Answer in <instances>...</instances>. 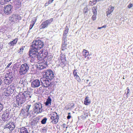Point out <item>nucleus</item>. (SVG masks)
Instances as JSON below:
<instances>
[{"instance_id":"obj_1","label":"nucleus","mask_w":133,"mask_h":133,"mask_svg":"<svg viewBox=\"0 0 133 133\" xmlns=\"http://www.w3.org/2000/svg\"><path fill=\"white\" fill-rule=\"evenodd\" d=\"M44 46L43 42L40 40H34V57L35 59L42 60L45 58L48 54V51L45 49H42L41 52L38 50Z\"/></svg>"},{"instance_id":"obj_2","label":"nucleus","mask_w":133,"mask_h":133,"mask_svg":"<svg viewBox=\"0 0 133 133\" xmlns=\"http://www.w3.org/2000/svg\"><path fill=\"white\" fill-rule=\"evenodd\" d=\"M33 94V89H30L27 92L19 94L16 97L17 103L14 104V106L20 108L22 106L26 99L31 100L30 98Z\"/></svg>"},{"instance_id":"obj_3","label":"nucleus","mask_w":133,"mask_h":133,"mask_svg":"<svg viewBox=\"0 0 133 133\" xmlns=\"http://www.w3.org/2000/svg\"><path fill=\"white\" fill-rule=\"evenodd\" d=\"M14 77V75L12 74L11 72L7 73L5 75V78L3 81L4 84L9 85L11 83Z\"/></svg>"},{"instance_id":"obj_4","label":"nucleus","mask_w":133,"mask_h":133,"mask_svg":"<svg viewBox=\"0 0 133 133\" xmlns=\"http://www.w3.org/2000/svg\"><path fill=\"white\" fill-rule=\"evenodd\" d=\"M43 74L44 77L52 80V82L54 81V73L51 70L49 69L45 71Z\"/></svg>"},{"instance_id":"obj_5","label":"nucleus","mask_w":133,"mask_h":133,"mask_svg":"<svg viewBox=\"0 0 133 133\" xmlns=\"http://www.w3.org/2000/svg\"><path fill=\"white\" fill-rule=\"evenodd\" d=\"M29 68V67L26 63L23 64L21 65L19 69V74L21 75H25L27 72Z\"/></svg>"},{"instance_id":"obj_6","label":"nucleus","mask_w":133,"mask_h":133,"mask_svg":"<svg viewBox=\"0 0 133 133\" xmlns=\"http://www.w3.org/2000/svg\"><path fill=\"white\" fill-rule=\"evenodd\" d=\"M52 80L44 77L41 80V85L42 86L45 87H47L50 85L51 86L53 84L52 82H51Z\"/></svg>"},{"instance_id":"obj_7","label":"nucleus","mask_w":133,"mask_h":133,"mask_svg":"<svg viewBox=\"0 0 133 133\" xmlns=\"http://www.w3.org/2000/svg\"><path fill=\"white\" fill-rule=\"evenodd\" d=\"M50 115L51 117L50 119L51 120V122L54 124L57 123L59 119V116L57 114V113L54 112L53 114H51Z\"/></svg>"},{"instance_id":"obj_8","label":"nucleus","mask_w":133,"mask_h":133,"mask_svg":"<svg viewBox=\"0 0 133 133\" xmlns=\"http://www.w3.org/2000/svg\"><path fill=\"white\" fill-rule=\"evenodd\" d=\"M53 20V18H52L43 22L40 26V29H44L47 28L48 26L51 24Z\"/></svg>"},{"instance_id":"obj_9","label":"nucleus","mask_w":133,"mask_h":133,"mask_svg":"<svg viewBox=\"0 0 133 133\" xmlns=\"http://www.w3.org/2000/svg\"><path fill=\"white\" fill-rule=\"evenodd\" d=\"M26 107L25 109H27L29 115V117H32V118L33 117V104L28 105Z\"/></svg>"},{"instance_id":"obj_10","label":"nucleus","mask_w":133,"mask_h":133,"mask_svg":"<svg viewBox=\"0 0 133 133\" xmlns=\"http://www.w3.org/2000/svg\"><path fill=\"white\" fill-rule=\"evenodd\" d=\"M12 5L10 4L6 5L5 7V9L4 10V13L7 15L11 13L13 10Z\"/></svg>"},{"instance_id":"obj_11","label":"nucleus","mask_w":133,"mask_h":133,"mask_svg":"<svg viewBox=\"0 0 133 133\" xmlns=\"http://www.w3.org/2000/svg\"><path fill=\"white\" fill-rule=\"evenodd\" d=\"M15 126V124L14 122H9L5 125V127L8 128L10 131H12L14 129Z\"/></svg>"},{"instance_id":"obj_12","label":"nucleus","mask_w":133,"mask_h":133,"mask_svg":"<svg viewBox=\"0 0 133 133\" xmlns=\"http://www.w3.org/2000/svg\"><path fill=\"white\" fill-rule=\"evenodd\" d=\"M20 116L23 118H26L28 116H29L27 109H22L21 111Z\"/></svg>"},{"instance_id":"obj_13","label":"nucleus","mask_w":133,"mask_h":133,"mask_svg":"<svg viewBox=\"0 0 133 133\" xmlns=\"http://www.w3.org/2000/svg\"><path fill=\"white\" fill-rule=\"evenodd\" d=\"M34 112L38 113L40 111L42 105L41 104L36 103L34 105Z\"/></svg>"},{"instance_id":"obj_14","label":"nucleus","mask_w":133,"mask_h":133,"mask_svg":"<svg viewBox=\"0 0 133 133\" xmlns=\"http://www.w3.org/2000/svg\"><path fill=\"white\" fill-rule=\"evenodd\" d=\"M32 44L30 46V48L28 53V55L29 56V58H33V41L32 42Z\"/></svg>"},{"instance_id":"obj_15","label":"nucleus","mask_w":133,"mask_h":133,"mask_svg":"<svg viewBox=\"0 0 133 133\" xmlns=\"http://www.w3.org/2000/svg\"><path fill=\"white\" fill-rule=\"evenodd\" d=\"M83 56L85 58L87 59V60L90 59L91 58L89 57L90 55L88 50L83 49L82 51Z\"/></svg>"},{"instance_id":"obj_16","label":"nucleus","mask_w":133,"mask_h":133,"mask_svg":"<svg viewBox=\"0 0 133 133\" xmlns=\"http://www.w3.org/2000/svg\"><path fill=\"white\" fill-rule=\"evenodd\" d=\"M11 116H9L6 114H4L2 115V119L4 121L3 123L6 121H8L11 118Z\"/></svg>"},{"instance_id":"obj_17","label":"nucleus","mask_w":133,"mask_h":133,"mask_svg":"<svg viewBox=\"0 0 133 133\" xmlns=\"http://www.w3.org/2000/svg\"><path fill=\"white\" fill-rule=\"evenodd\" d=\"M114 7L112 6L111 5L109 6L108 9V11H107L106 12L107 15L108 16L110 15L113 11L114 9Z\"/></svg>"},{"instance_id":"obj_18","label":"nucleus","mask_w":133,"mask_h":133,"mask_svg":"<svg viewBox=\"0 0 133 133\" xmlns=\"http://www.w3.org/2000/svg\"><path fill=\"white\" fill-rule=\"evenodd\" d=\"M26 82L25 79L24 78H21L19 81V83L21 84V86L24 87L26 85Z\"/></svg>"},{"instance_id":"obj_19","label":"nucleus","mask_w":133,"mask_h":133,"mask_svg":"<svg viewBox=\"0 0 133 133\" xmlns=\"http://www.w3.org/2000/svg\"><path fill=\"white\" fill-rule=\"evenodd\" d=\"M30 130L29 132L28 131V130L26 128H24L21 130L19 133H32L33 132V130L32 129L31 131V133L30 130Z\"/></svg>"},{"instance_id":"obj_20","label":"nucleus","mask_w":133,"mask_h":133,"mask_svg":"<svg viewBox=\"0 0 133 133\" xmlns=\"http://www.w3.org/2000/svg\"><path fill=\"white\" fill-rule=\"evenodd\" d=\"M51 99L50 97H48L47 99L46 102L45 103V105L46 106L50 107L51 105Z\"/></svg>"},{"instance_id":"obj_21","label":"nucleus","mask_w":133,"mask_h":133,"mask_svg":"<svg viewBox=\"0 0 133 133\" xmlns=\"http://www.w3.org/2000/svg\"><path fill=\"white\" fill-rule=\"evenodd\" d=\"M40 82L38 79L34 80V87H37L39 86Z\"/></svg>"},{"instance_id":"obj_22","label":"nucleus","mask_w":133,"mask_h":133,"mask_svg":"<svg viewBox=\"0 0 133 133\" xmlns=\"http://www.w3.org/2000/svg\"><path fill=\"white\" fill-rule=\"evenodd\" d=\"M67 44L66 42H62L61 49L62 50H65L67 47Z\"/></svg>"},{"instance_id":"obj_23","label":"nucleus","mask_w":133,"mask_h":133,"mask_svg":"<svg viewBox=\"0 0 133 133\" xmlns=\"http://www.w3.org/2000/svg\"><path fill=\"white\" fill-rule=\"evenodd\" d=\"M34 65H35V67L38 69V70H42L45 68V67L43 65H40L39 64H37L35 63H34Z\"/></svg>"},{"instance_id":"obj_24","label":"nucleus","mask_w":133,"mask_h":133,"mask_svg":"<svg viewBox=\"0 0 133 133\" xmlns=\"http://www.w3.org/2000/svg\"><path fill=\"white\" fill-rule=\"evenodd\" d=\"M15 5L16 8H19L21 6V2L19 0H16L15 2Z\"/></svg>"},{"instance_id":"obj_25","label":"nucleus","mask_w":133,"mask_h":133,"mask_svg":"<svg viewBox=\"0 0 133 133\" xmlns=\"http://www.w3.org/2000/svg\"><path fill=\"white\" fill-rule=\"evenodd\" d=\"M97 8L96 7H93L92 8V12L94 15L92 17H96L97 15Z\"/></svg>"},{"instance_id":"obj_26","label":"nucleus","mask_w":133,"mask_h":133,"mask_svg":"<svg viewBox=\"0 0 133 133\" xmlns=\"http://www.w3.org/2000/svg\"><path fill=\"white\" fill-rule=\"evenodd\" d=\"M11 109L10 108H8V109H6L4 114H6V115L9 116H11L12 113Z\"/></svg>"},{"instance_id":"obj_27","label":"nucleus","mask_w":133,"mask_h":133,"mask_svg":"<svg viewBox=\"0 0 133 133\" xmlns=\"http://www.w3.org/2000/svg\"><path fill=\"white\" fill-rule=\"evenodd\" d=\"M39 118L37 117L34 118V125L39 124Z\"/></svg>"},{"instance_id":"obj_28","label":"nucleus","mask_w":133,"mask_h":133,"mask_svg":"<svg viewBox=\"0 0 133 133\" xmlns=\"http://www.w3.org/2000/svg\"><path fill=\"white\" fill-rule=\"evenodd\" d=\"M5 103L1 101H0V113L3 111V109L5 108L4 105Z\"/></svg>"},{"instance_id":"obj_29","label":"nucleus","mask_w":133,"mask_h":133,"mask_svg":"<svg viewBox=\"0 0 133 133\" xmlns=\"http://www.w3.org/2000/svg\"><path fill=\"white\" fill-rule=\"evenodd\" d=\"M89 97H86L84 100V104L86 105H88L89 104L91 103L89 99Z\"/></svg>"},{"instance_id":"obj_30","label":"nucleus","mask_w":133,"mask_h":133,"mask_svg":"<svg viewBox=\"0 0 133 133\" xmlns=\"http://www.w3.org/2000/svg\"><path fill=\"white\" fill-rule=\"evenodd\" d=\"M18 39L17 38H16L13 41H11L10 42L8 43V44H11V45H14V44H16Z\"/></svg>"},{"instance_id":"obj_31","label":"nucleus","mask_w":133,"mask_h":133,"mask_svg":"<svg viewBox=\"0 0 133 133\" xmlns=\"http://www.w3.org/2000/svg\"><path fill=\"white\" fill-rule=\"evenodd\" d=\"M88 11V10L87 6H86L84 8L83 11L84 14L85 16H87Z\"/></svg>"},{"instance_id":"obj_32","label":"nucleus","mask_w":133,"mask_h":133,"mask_svg":"<svg viewBox=\"0 0 133 133\" xmlns=\"http://www.w3.org/2000/svg\"><path fill=\"white\" fill-rule=\"evenodd\" d=\"M67 36V35L63 34L62 37V42H66V38Z\"/></svg>"},{"instance_id":"obj_33","label":"nucleus","mask_w":133,"mask_h":133,"mask_svg":"<svg viewBox=\"0 0 133 133\" xmlns=\"http://www.w3.org/2000/svg\"><path fill=\"white\" fill-rule=\"evenodd\" d=\"M68 31V28L67 26H66L64 31L63 34L67 35Z\"/></svg>"},{"instance_id":"obj_34","label":"nucleus","mask_w":133,"mask_h":133,"mask_svg":"<svg viewBox=\"0 0 133 133\" xmlns=\"http://www.w3.org/2000/svg\"><path fill=\"white\" fill-rule=\"evenodd\" d=\"M47 120V118L46 117H44L43 118L41 122V123L43 124H45L46 123V122Z\"/></svg>"},{"instance_id":"obj_35","label":"nucleus","mask_w":133,"mask_h":133,"mask_svg":"<svg viewBox=\"0 0 133 133\" xmlns=\"http://www.w3.org/2000/svg\"><path fill=\"white\" fill-rule=\"evenodd\" d=\"M77 70L76 69H74L73 72V74L74 75V77H75L76 76H78V75L77 74Z\"/></svg>"},{"instance_id":"obj_36","label":"nucleus","mask_w":133,"mask_h":133,"mask_svg":"<svg viewBox=\"0 0 133 133\" xmlns=\"http://www.w3.org/2000/svg\"><path fill=\"white\" fill-rule=\"evenodd\" d=\"M5 96H9L11 94L10 92H9V90H8L7 89V90L5 91Z\"/></svg>"},{"instance_id":"obj_37","label":"nucleus","mask_w":133,"mask_h":133,"mask_svg":"<svg viewBox=\"0 0 133 133\" xmlns=\"http://www.w3.org/2000/svg\"><path fill=\"white\" fill-rule=\"evenodd\" d=\"M75 79L77 80V81L79 82H81V79H80L79 77V76H76L75 77Z\"/></svg>"},{"instance_id":"obj_38","label":"nucleus","mask_w":133,"mask_h":133,"mask_svg":"<svg viewBox=\"0 0 133 133\" xmlns=\"http://www.w3.org/2000/svg\"><path fill=\"white\" fill-rule=\"evenodd\" d=\"M59 65L62 67H63L65 66V64L64 63V62H61L59 64Z\"/></svg>"},{"instance_id":"obj_39","label":"nucleus","mask_w":133,"mask_h":133,"mask_svg":"<svg viewBox=\"0 0 133 133\" xmlns=\"http://www.w3.org/2000/svg\"><path fill=\"white\" fill-rule=\"evenodd\" d=\"M8 88L14 90L15 87L14 86V85L13 84H11L8 87Z\"/></svg>"},{"instance_id":"obj_40","label":"nucleus","mask_w":133,"mask_h":133,"mask_svg":"<svg viewBox=\"0 0 133 133\" xmlns=\"http://www.w3.org/2000/svg\"><path fill=\"white\" fill-rule=\"evenodd\" d=\"M8 90H9V92H10V93L12 94L13 93L14 91V90H12V89H10V88H8L7 89Z\"/></svg>"},{"instance_id":"obj_41","label":"nucleus","mask_w":133,"mask_h":133,"mask_svg":"<svg viewBox=\"0 0 133 133\" xmlns=\"http://www.w3.org/2000/svg\"><path fill=\"white\" fill-rule=\"evenodd\" d=\"M61 62H64L66 61L65 58L64 57H62L61 56Z\"/></svg>"},{"instance_id":"obj_42","label":"nucleus","mask_w":133,"mask_h":133,"mask_svg":"<svg viewBox=\"0 0 133 133\" xmlns=\"http://www.w3.org/2000/svg\"><path fill=\"white\" fill-rule=\"evenodd\" d=\"M89 5L90 6H92L95 4L93 3V2L91 1H90L89 2Z\"/></svg>"},{"instance_id":"obj_43","label":"nucleus","mask_w":133,"mask_h":133,"mask_svg":"<svg viewBox=\"0 0 133 133\" xmlns=\"http://www.w3.org/2000/svg\"><path fill=\"white\" fill-rule=\"evenodd\" d=\"M46 130L45 129H43L41 130V132L43 133H46Z\"/></svg>"},{"instance_id":"obj_44","label":"nucleus","mask_w":133,"mask_h":133,"mask_svg":"<svg viewBox=\"0 0 133 133\" xmlns=\"http://www.w3.org/2000/svg\"><path fill=\"white\" fill-rule=\"evenodd\" d=\"M68 114V115L67 117V119H69L71 117V116L70 115L71 113H70L69 112Z\"/></svg>"},{"instance_id":"obj_45","label":"nucleus","mask_w":133,"mask_h":133,"mask_svg":"<svg viewBox=\"0 0 133 133\" xmlns=\"http://www.w3.org/2000/svg\"><path fill=\"white\" fill-rule=\"evenodd\" d=\"M88 116V115L87 113H84V115H83V117L84 118H86Z\"/></svg>"},{"instance_id":"obj_46","label":"nucleus","mask_w":133,"mask_h":133,"mask_svg":"<svg viewBox=\"0 0 133 133\" xmlns=\"http://www.w3.org/2000/svg\"><path fill=\"white\" fill-rule=\"evenodd\" d=\"M127 90V93L126 94L127 95H128V94H129V93L130 92V90L129 89V88L128 87L127 88V89L126 90Z\"/></svg>"},{"instance_id":"obj_47","label":"nucleus","mask_w":133,"mask_h":133,"mask_svg":"<svg viewBox=\"0 0 133 133\" xmlns=\"http://www.w3.org/2000/svg\"><path fill=\"white\" fill-rule=\"evenodd\" d=\"M15 18V17H11V19H10V20L11 22H15V21L14 20V18Z\"/></svg>"},{"instance_id":"obj_48","label":"nucleus","mask_w":133,"mask_h":133,"mask_svg":"<svg viewBox=\"0 0 133 133\" xmlns=\"http://www.w3.org/2000/svg\"><path fill=\"white\" fill-rule=\"evenodd\" d=\"M11 64V62H10V63H9L7 65V66L6 67L5 69H7L8 68H9Z\"/></svg>"},{"instance_id":"obj_49","label":"nucleus","mask_w":133,"mask_h":133,"mask_svg":"<svg viewBox=\"0 0 133 133\" xmlns=\"http://www.w3.org/2000/svg\"><path fill=\"white\" fill-rule=\"evenodd\" d=\"M2 83H3V81H2L1 79L0 78V86H2Z\"/></svg>"},{"instance_id":"obj_50","label":"nucleus","mask_w":133,"mask_h":133,"mask_svg":"<svg viewBox=\"0 0 133 133\" xmlns=\"http://www.w3.org/2000/svg\"><path fill=\"white\" fill-rule=\"evenodd\" d=\"M132 6V4L130 3L129 4L128 6L129 8H130Z\"/></svg>"},{"instance_id":"obj_51","label":"nucleus","mask_w":133,"mask_h":133,"mask_svg":"<svg viewBox=\"0 0 133 133\" xmlns=\"http://www.w3.org/2000/svg\"><path fill=\"white\" fill-rule=\"evenodd\" d=\"M33 26V23H32V24H31V25H30V27H29L30 29H31Z\"/></svg>"},{"instance_id":"obj_52","label":"nucleus","mask_w":133,"mask_h":133,"mask_svg":"<svg viewBox=\"0 0 133 133\" xmlns=\"http://www.w3.org/2000/svg\"><path fill=\"white\" fill-rule=\"evenodd\" d=\"M54 0H49L48 1V3L49 4L51 3Z\"/></svg>"},{"instance_id":"obj_53","label":"nucleus","mask_w":133,"mask_h":133,"mask_svg":"<svg viewBox=\"0 0 133 133\" xmlns=\"http://www.w3.org/2000/svg\"><path fill=\"white\" fill-rule=\"evenodd\" d=\"M24 49V48L23 47H22L20 48L19 51V52H18V53L20 52H21L22 50H23Z\"/></svg>"},{"instance_id":"obj_54","label":"nucleus","mask_w":133,"mask_h":133,"mask_svg":"<svg viewBox=\"0 0 133 133\" xmlns=\"http://www.w3.org/2000/svg\"><path fill=\"white\" fill-rule=\"evenodd\" d=\"M92 1L95 5L97 3L96 0H92Z\"/></svg>"},{"instance_id":"obj_55","label":"nucleus","mask_w":133,"mask_h":133,"mask_svg":"<svg viewBox=\"0 0 133 133\" xmlns=\"http://www.w3.org/2000/svg\"><path fill=\"white\" fill-rule=\"evenodd\" d=\"M91 19L92 20L94 21L96 19V17H92Z\"/></svg>"},{"instance_id":"obj_56","label":"nucleus","mask_w":133,"mask_h":133,"mask_svg":"<svg viewBox=\"0 0 133 133\" xmlns=\"http://www.w3.org/2000/svg\"><path fill=\"white\" fill-rule=\"evenodd\" d=\"M49 4V3L48 2L46 3L45 4V6H46L48 5Z\"/></svg>"},{"instance_id":"obj_57","label":"nucleus","mask_w":133,"mask_h":133,"mask_svg":"<svg viewBox=\"0 0 133 133\" xmlns=\"http://www.w3.org/2000/svg\"><path fill=\"white\" fill-rule=\"evenodd\" d=\"M106 26H107L106 25H104L103 26L101 27L102 28H105L106 27Z\"/></svg>"},{"instance_id":"obj_58","label":"nucleus","mask_w":133,"mask_h":133,"mask_svg":"<svg viewBox=\"0 0 133 133\" xmlns=\"http://www.w3.org/2000/svg\"><path fill=\"white\" fill-rule=\"evenodd\" d=\"M66 124H63V126L64 128L65 127Z\"/></svg>"},{"instance_id":"obj_59","label":"nucleus","mask_w":133,"mask_h":133,"mask_svg":"<svg viewBox=\"0 0 133 133\" xmlns=\"http://www.w3.org/2000/svg\"><path fill=\"white\" fill-rule=\"evenodd\" d=\"M74 104H73V105H72L71 106V108H72L74 107Z\"/></svg>"},{"instance_id":"obj_60","label":"nucleus","mask_w":133,"mask_h":133,"mask_svg":"<svg viewBox=\"0 0 133 133\" xmlns=\"http://www.w3.org/2000/svg\"><path fill=\"white\" fill-rule=\"evenodd\" d=\"M91 82H90L89 83V85H88V86H91V85L90 84Z\"/></svg>"},{"instance_id":"obj_61","label":"nucleus","mask_w":133,"mask_h":133,"mask_svg":"<svg viewBox=\"0 0 133 133\" xmlns=\"http://www.w3.org/2000/svg\"><path fill=\"white\" fill-rule=\"evenodd\" d=\"M30 62H33V59H31L30 60Z\"/></svg>"},{"instance_id":"obj_62","label":"nucleus","mask_w":133,"mask_h":133,"mask_svg":"<svg viewBox=\"0 0 133 133\" xmlns=\"http://www.w3.org/2000/svg\"><path fill=\"white\" fill-rule=\"evenodd\" d=\"M36 19H35V20L34 21V24L36 21Z\"/></svg>"},{"instance_id":"obj_63","label":"nucleus","mask_w":133,"mask_h":133,"mask_svg":"<svg viewBox=\"0 0 133 133\" xmlns=\"http://www.w3.org/2000/svg\"><path fill=\"white\" fill-rule=\"evenodd\" d=\"M101 0H96V2L100 1Z\"/></svg>"},{"instance_id":"obj_64","label":"nucleus","mask_w":133,"mask_h":133,"mask_svg":"<svg viewBox=\"0 0 133 133\" xmlns=\"http://www.w3.org/2000/svg\"><path fill=\"white\" fill-rule=\"evenodd\" d=\"M4 88H2V87H1V89L3 90H4Z\"/></svg>"}]
</instances>
